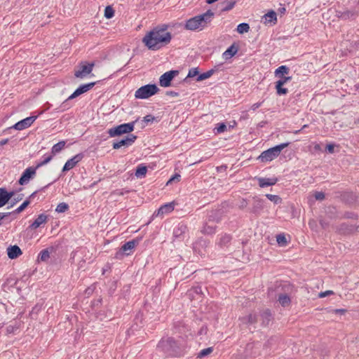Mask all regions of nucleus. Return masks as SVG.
<instances>
[{
  "mask_svg": "<svg viewBox=\"0 0 359 359\" xmlns=\"http://www.w3.org/2000/svg\"><path fill=\"white\" fill-rule=\"evenodd\" d=\"M172 39L167 27H156L147 33L142 39L144 45L151 50H157L168 45Z\"/></svg>",
  "mask_w": 359,
  "mask_h": 359,
  "instance_id": "f257e3e1",
  "label": "nucleus"
},
{
  "mask_svg": "<svg viewBox=\"0 0 359 359\" xmlns=\"http://www.w3.org/2000/svg\"><path fill=\"white\" fill-rule=\"evenodd\" d=\"M214 13L208 10L205 13L191 18L186 21L184 28L190 31H201L211 22Z\"/></svg>",
  "mask_w": 359,
  "mask_h": 359,
  "instance_id": "f03ea898",
  "label": "nucleus"
},
{
  "mask_svg": "<svg viewBox=\"0 0 359 359\" xmlns=\"http://www.w3.org/2000/svg\"><path fill=\"white\" fill-rule=\"evenodd\" d=\"M290 144V142L282 143L276 145L272 148H270L263 151L259 156V159L262 162H269L273 161L274 158L278 157L281 151L287 147Z\"/></svg>",
  "mask_w": 359,
  "mask_h": 359,
  "instance_id": "7ed1b4c3",
  "label": "nucleus"
},
{
  "mask_svg": "<svg viewBox=\"0 0 359 359\" xmlns=\"http://www.w3.org/2000/svg\"><path fill=\"white\" fill-rule=\"evenodd\" d=\"M158 90L156 84H147L138 88L135 93V97L137 99H147L155 95Z\"/></svg>",
  "mask_w": 359,
  "mask_h": 359,
  "instance_id": "20e7f679",
  "label": "nucleus"
},
{
  "mask_svg": "<svg viewBox=\"0 0 359 359\" xmlns=\"http://www.w3.org/2000/svg\"><path fill=\"white\" fill-rule=\"evenodd\" d=\"M135 127V123L130 122L127 123H123L116 127L109 129L108 134L110 137H116L123 134H128L133 131Z\"/></svg>",
  "mask_w": 359,
  "mask_h": 359,
  "instance_id": "39448f33",
  "label": "nucleus"
},
{
  "mask_svg": "<svg viewBox=\"0 0 359 359\" xmlns=\"http://www.w3.org/2000/svg\"><path fill=\"white\" fill-rule=\"evenodd\" d=\"M94 66H95L94 62H91V63L82 62L80 65L79 69L78 70L75 71L74 76L76 78L83 79L91 73Z\"/></svg>",
  "mask_w": 359,
  "mask_h": 359,
  "instance_id": "423d86ee",
  "label": "nucleus"
},
{
  "mask_svg": "<svg viewBox=\"0 0 359 359\" xmlns=\"http://www.w3.org/2000/svg\"><path fill=\"white\" fill-rule=\"evenodd\" d=\"M136 139H137L136 135H135L133 134H129L126 136V138H124L118 142H114L113 148L114 149H118L121 147H129L135 142Z\"/></svg>",
  "mask_w": 359,
  "mask_h": 359,
  "instance_id": "0eeeda50",
  "label": "nucleus"
},
{
  "mask_svg": "<svg viewBox=\"0 0 359 359\" xmlns=\"http://www.w3.org/2000/svg\"><path fill=\"white\" fill-rule=\"evenodd\" d=\"M178 74L177 71L172 70L162 74L159 79L160 86L162 87H168L170 86L171 81L175 75Z\"/></svg>",
  "mask_w": 359,
  "mask_h": 359,
  "instance_id": "6e6552de",
  "label": "nucleus"
},
{
  "mask_svg": "<svg viewBox=\"0 0 359 359\" xmlns=\"http://www.w3.org/2000/svg\"><path fill=\"white\" fill-rule=\"evenodd\" d=\"M36 167H29L22 173L19 180V184L21 185L25 184L29 182L36 174Z\"/></svg>",
  "mask_w": 359,
  "mask_h": 359,
  "instance_id": "1a4fd4ad",
  "label": "nucleus"
},
{
  "mask_svg": "<svg viewBox=\"0 0 359 359\" xmlns=\"http://www.w3.org/2000/svg\"><path fill=\"white\" fill-rule=\"evenodd\" d=\"M36 118H37V116H36L27 117V118L18 121V123H16L13 126V128H15V130H22L25 128H27L34 122V121L36 119Z\"/></svg>",
  "mask_w": 359,
  "mask_h": 359,
  "instance_id": "9d476101",
  "label": "nucleus"
},
{
  "mask_svg": "<svg viewBox=\"0 0 359 359\" xmlns=\"http://www.w3.org/2000/svg\"><path fill=\"white\" fill-rule=\"evenodd\" d=\"M83 158V155L82 154H78L73 156L72 158L69 159L63 166L62 172L68 171L74 168L76 164L82 160Z\"/></svg>",
  "mask_w": 359,
  "mask_h": 359,
  "instance_id": "9b49d317",
  "label": "nucleus"
},
{
  "mask_svg": "<svg viewBox=\"0 0 359 359\" xmlns=\"http://www.w3.org/2000/svg\"><path fill=\"white\" fill-rule=\"evenodd\" d=\"M95 82H92L86 84H83L80 86L69 97L68 100L74 99L80 95L90 90L95 85Z\"/></svg>",
  "mask_w": 359,
  "mask_h": 359,
  "instance_id": "f8f14e48",
  "label": "nucleus"
},
{
  "mask_svg": "<svg viewBox=\"0 0 359 359\" xmlns=\"http://www.w3.org/2000/svg\"><path fill=\"white\" fill-rule=\"evenodd\" d=\"M13 195V192H8L5 189L0 188V208L5 205Z\"/></svg>",
  "mask_w": 359,
  "mask_h": 359,
  "instance_id": "ddd939ff",
  "label": "nucleus"
},
{
  "mask_svg": "<svg viewBox=\"0 0 359 359\" xmlns=\"http://www.w3.org/2000/svg\"><path fill=\"white\" fill-rule=\"evenodd\" d=\"M48 222V216L43 213L40 214L37 218L30 224L29 229H36L41 225L45 224Z\"/></svg>",
  "mask_w": 359,
  "mask_h": 359,
  "instance_id": "4468645a",
  "label": "nucleus"
},
{
  "mask_svg": "<svg viewBox=\"0 0 359 359\" xmlns=\"http://www.w3.org/2000/svg\"><path fill=\"white\" fill-rule=\"evenodd\" d=\"M138 243L139 240L137 239L129 241L123 244V245L121 247V250L124 252L127 255H128Z\"/></svg>",
  "mask_w": 359,
  "mask_h": 359,
  "instance_id": "2eb2a0df",
  "label": "nucleus"
},
{
  "mask_svg": "<svg viewBox=\"0 0 359 359\" xmlns=\"http://www.w3.org/2000/svg\"><path fill=\"white\" fill-rule=\"evenodd\" d=\"M253 201L254 202L252 208V212L255 214H258L264 208V201L257 197H254Z\"/></svg>",
  "mask_w": 359,
  "mask_h": 359,
  "instance_id": "dca6fc26",
  "label": "nucleus"
},
{
  "mask_svg": "<svg viewBox=\"0 0 359 359\" xmlns=\"http://www.w3.org/2000/svg\"><path fill=\"white\" fill-rule=\"evenodd\" d=\"M7 254L8 257L13 259L22 255V250L18 245H13L8 248Z\"/></svg>",
  "mask_w": 359,
  "mask_h": 359,
  "instance_id": "f3484780",
  "label": "nucleus"
},
{
  "mask_svg": "<svg viewBox=\"0 0 359 359\" xmlns=\"http://www.w3.org/2000/svg\"><path fill=\"white\" fill-rule=\"evenodd\" d=\"M174 210V203H168L160 207L158 210L157 215H163L171 212Z\"/></svg>",
  "mask_w": 359,
  "mask_h": 359,
  "instance_id": "a211bd4d",
  "label": "nucleus"
},
{
  "mask_svg": "<svg viewBox=\"0 0 359 359\" xmlns=\"http://www.w3.org/2000/svg\"><path fill=\"white\" fill-rule=\"evenodd\" d=\"M259 185L260 187H266L274 185L277 182L276 178H259Z\"/></svg>",
  "mask_w": 359,
  "mask_h": 359,
  "instance_id": "6ab92c4d",
  "label": "nucleus"
},
{
  "mask_svg": "<svg viewBox=\"0 0 359 359\" xmlns=\"http://www.w3.org/2000/svg\"><path fill=\"white\" fill-rule=\"evenodd\" d=\"M239 320L243 324L252 325L257 322V316L255 314L250 313L245 317L240 318Z\"/></svg>",
  "mask_w": 359,
  "mask_h": 359,
  "instance_id": "aec40b11",
  "label": "nucleus"
},
{
  "mask_svg": "<svg viewBox=\"0 0 359 359\" xmlns=\"http://www.w3.org/2000/svg\"><path fill=\"white\" fill-rule=\"evenodd\" d=\"M264 18L265 20V23H275L277 20L276 13L275 11H271L264 15Z\"/></svg>",
  "mask_w": 359,
  "mask_h": 359,
  "instance_id": "412c9836",
  "label": "nucleus"
},
{
  "mask_svg": "<svg viewBox=\"0 0 359 359\" xmlns=\"http://www.w3.org/2000/svg\"><path fill=\"white\" fill-rule=\"evenodd\" d=\"M236 0H226V1H224L222 4V11H229L230 10H231L234 6L236 5Z\"/></svg>",
  "mask_w": 359,
  "mask_h": 359,
  "instance_id": "4be33fe9",
  "label": "nucleus"
},
{
  "mask_svg": "<svg viewBox=\"0 0 359 359\" xmlns=\"http://www.w3.org/2000/svg\"><path fill=\"white\" fill-rule=\"evenodd\" d=\"M290 72V69L285 65L280 66L275 70V76L279 77V76L287 75Z\"/></svg>",
  "mask_w": 359,
  "mask_h": 359,
  "instance_id": "5701e85b",
  "label": "nucleus"
},
{
  "mask_svg": "<svg viewBox=\"0 0 359 359\" xmlns=\"http://www.w3.org/2000/svg\"><path fill=\"white\" fill-rule=\"evenodd\" d=\"M65 146V141H60L57 142V144H54L52 147L51 152L53 155H55V154L59 153Z\"/></svg>",
  "mask_w": 359,
  "mask_h": 359,
  "instance_id": "b1692460",
  "label": "nucleus"
},
{
  "mask_svg": "<svg viewBox=\"0 0 359 359\" xmlns=\"http://www.w3.org/2000/svg\"><path fill=\"white\" fill-rule=\"evenodd\" d=\"M278 302L283 306H287L290 304V298L287 294H280L278 297Z\"/></svg>",
  "mask_w": 359,
  "mask_h": 359,
  "instance_id": "393cba45",
  "label": "nucleus"
},
{
  "mask_svg": "<svg viewBox=\"0 0 359 359\" xmlns=\"http://www.w3.org/2000/svg\"><path fill=\"white\" fill-rule=\"evenodd\" d=\"M237 53V48L234 46H231L224 53L223 56L225 58L233 57Z\"/></svg>",
  "mask_w": 359,
  "mask_h": 359,
  "instance_id": "a878e982",
  "label": "nucleus"
},
{
  "mask_svg": "<svg viewBox=\"0 0 359 359\" xmlns=\"http://www.w3.org/2000/svg\"><path fill=\"white\" fill-rule=\"evenodd\" d=\"M147 171V168L146 166L140 165L135 171V176L139 178L143 177L146 175Z\"/></svg>",
  "mask_w": 359,
  "mask_h": 359,
  "instance_id": "bb28decb",
  "label": "nucleus"
},
{
  "mask_svg": "<svg viewBox=\"0 0 359 359\" xmlns=\"http://www.w3.org/2000/svg\"><path fill=\"white\" fill-rule=\"evenodd\" d=\"M249 29H250L249 25L248 23H245V22L239 24L237 26V29H236L237 32L239 34L246 33L249 31Z\"/></svg>",
  "mask_w": 359,
  "mask_h": 359,
  "instance_id": "cd10ccee",
  "label": "nucleus"
},
{
  "mask_svg": "<svg viewBox=\"0 0 359 359\" xmlns=\"http://www.w3.org/2000/svg\"><path fill=\"white\" fill-rule=\"evenodd\" d=\"M213 72H214V71L212 69H211V70H209L203 74H198V77L196 78V81H201L205 80V79L210 78L212 75Z\"/></svg>",
  "mask_w": 359,
  "mask_h": 359,
  "instance_id": "c85d7f7f",
  "label": "nucleus"
},
{
  "mask_svg": "<svg viewBox=\"0 0 359 359\" xmlns=\"http://www.w3.org/2000/svg\"><path fill=\"white\" fill-rule=\"evenodd\" d=\"M69 209V205L66 203H60L56 207L55 211L58 213L66 212Z\"/></svg>",
  "mask_w": 359,
  "mask_h": 359,
  "instance_id": "c756f323",
  "label": "nucleus"
},
{
  "mask_svg": "<svg viewBox=\"0 0 359 359\" xmlns=\"http://www.w3.org/2000/svg\"><path fill=\"white\" fill-rule=\"evenodd\" d=\"M266 197L271 201L273 202L275 204H279L282 202L281 198L277 195L267 194Z\"/></svg>",
  "mask_w": 359,
  "mask_h": 359,
  "instance_id": "7c9ffc66",
  "label": "nucleus"
},
{
  "mask_svg": "<svg viewBox=\"0 0 359 359\" xmlns=\"http://www.w3.org/2000/svg\"><path fill=\"white\" fill-rule=\"evenodd\" d=\"M202 232L205 234H212L215 232V226L206 224L202 229Z\"/></svg>",
  "mask_w": 359,
  "mask_h": 359,
  "instance_id": "2f4dec72",
  "label": "nucleus"
},
{
  "mask_svg": "<svg viewBox=\"0 0 359 359\" xmlns=\"http://www.w3.org/2000/svg\"><path fill=\"white\" fill-rule=\"evenodd\" d=\"M226 130V125L224 123H218L215 128L214 132L215 134H219L224 132Z\"/></svg>",
  "mask_w": 359,
  "mask_h": 359,
  "instance_id": "473e14b6",
  "label": "nucleus"
},
{
  "mask_svg": "<svg viewBox=\"0 0 359 359\" xmlns=\"http://www.w3.org/2000/svg\"><path fill=\"white\" fill-rule=\"evenodd\" d=\"M53 156V155L44 156L43 160L36 164V168L38 169L39 168L49 163L52 160Z\"/></svg>",
  "mask_w": 359,
  "mask_h": 359,
  "instance_id": "72a5a7b5",
  "label": "nucleus"
},
{
  "mask_svg": "<svg viewBox=\"0 0 359 359\" xmlns=\"http://www.w3.org/2000/svg\"><path fill=\"white\" fill-rule=\"evenodd\" d=\"M50 257V254L48 250H43L39 255L38 259L41 261L45 262Z\"/></svg>",
  "mask_w": 359,
  "mask_h": 359,
  "instance_id": "f704fd0d",
  "label": "nucleus"
},
{
  "mask_svg": "<svg viewBox=\"0 0 359 359\" xmlns=\"http://www.w3.org/2000/svg\"><path fill=\"white\" fill-rule=\"evenodd\" d=\"M276 93L278 95H286L288 93V90L286 88H283V86L276 84Z\"/></svg>",
  "mask_w": 359,
  "mask_h": 359,
  "instance_id": "c9c22d12",
  "label": "nucleus"
},
{
  "mask_svg": "<svg viewBox=\"0 0 359 359\" xmlns=\"http://www.w3.org/2000/svg\"><path fill=\"white\" fill-rule=\"evenodd\" d=\"M276 241L280 246H285L287 244V240L283 234H278L276 236Z\"/></svg>",
  "mask_w": 359,
  "mask_h": 359,
  "instance_id": "e433bc0d",
  "label": "nucleus"
},
{
  "mask_svg": "<svg viewBox=\"0 0 359 359\" xmlns=\"http://www.w3.org/2000/svg\"><path fill=\"white\" fill-rule=\"evenodd\" d=\"M213 351V348L212 347H208L207 348H204L203 350H201L198 354V358H203V357H205L209 354H210Z\"/></svg>",
  "mask_w": 359,
  "mask_h": 359,
  "instance_id": "4c0bfd02",
  "label": "nucleus"
},
{
  "mask_svg": "<svg viewBox=\"0 0 359 359\" xmlns=\"http://www.w3.org/2000/svg\"><path fill=\"white\" fill-rule=\"evenodd\" d=\"M280 79L276 82V84H279L280 86H284L287 81H290L292 79L291 76H279Z\"/></svg>",
  "mask_w": 359,
  "mask_h": 359,
  "instance_id": "58836bf2",
  "label": "nucleus"
},
{
  "mask_svg": "<svg viewBox=\"0 0 359 359\" xmlns=\"http://www.w3.org/2000/svg\"><path fill=\"white\" fill-rule=\"evenodd\" d=\"M114 15V9L108 6L105 8V10H104V16L107 18V19H109V18H111Z\"/></svg>",
  "mask_w": 359,
  "mask_h": 359,
  "instance_id": "ea45409f",
  "label": "nucleus"
},
{
  "mask_svg": "<svg viewBox=\"0 0 359 359\" xmlns=\"http://www.w3.org/2000/svg\"><path fill=\"white\" fill-rule=\"evenodd\" d=\"M30 203L29 199L25 200L15 210V212L20 213L23 211Z\"/></svg>",
  "mask_w": 359,
  "mask_h": 359,
  "instance_id": "a19ab883",
  "label": "nucleus"
},
{
  "mask_svg": "<svg viewBox=\"0 0 359 359\" xmlns=\"http://www.w3.org/2000/svg\"><path fill=\"white\" fill-rule=\"evenodd\" d=\"M262 317L263 318V323L267 325L270 320V311L269 310L264 311L263 313L262 314Z\"/></svg>",
  "mask_w": 359,
  "mask_h": 359,
  "instance_id": "79ce46f5",
  "label": "nucleus"
},
{
  "mask_svg": "<svg viewBox=\"0 0 359 359\" xmlns=\"http://www.w3.org/2000/svg\"><path fill=\"white\" fill-rule=\"evenodd\" d=\"M198 68H191L189 69L187 77L193 78L196 76H198Z\"/></svg>",
  "mask_w": 359,
  "mask_h": 359,
  "instance_id": "37998d69",
  "label": "nucleus"
},
{
  "mask_svg": "<svg viewBox=\"0 0 359 359\" xmlns=\"http://www.w3.org/2000/svg\"><path fill=\"white\" fill-rule=\"evenodd\" d=\"M314 197L317 201H322L325 198V194L322 191H316L314 194Z\"/></svg>",
  "mask_w": 359,
  "mask_h": 359,
  "instance_id": "c03bdc74",
  "label": "nucleus"
},
{
  "mask_svg": "<svg viewBox=\"0 0 359 359\" xmlns=\"http://www.w3.org/2000/svg\"><path fill=\"white\" fill-rule=\"evenodd\" d=\"M334 292L332 290H327V291H325V292H321L318 294V297L319 298H324L328 295H330V294H332Z\"/></svg>",
  "mask_w": 359,
  "mask_h": 359,
  "instance_id": "a18cd8bd",
  "label": "nucleus"
},
{
  "mask_svg": "<svg viewBox=\"0 0 359 359\" xmlns=\"http://www.w3.org/2000/svg\"><path fill=\"white\" fill-rule=\"evenodd\" d=\"M326 149L330 154L334 153V145L333 144H329L326 146Z\"/></svg>",
  "mask_w": 359,
  "mask_h": 359,
  "instance_id": "49530a36",
  "label": "nucleus"
},
{
  "mask_svg": "<svg viewBox=\"0 0 359 359\" xmlns=\"http://www.w3.org/2000/svg\"><path fill=\"white\" fill-rule=\"evenodd\" d=\"M230 240H231L230 236L226 235L221 238V243L223 244H226L230 241Z\"/></svg>",
  "mask_w": 359,
  "mask_h": 359,
  "instance_id": "de8ad7c7",
  "label": "nucleus"
},
{
  "mask_svg": "<svg viewBox=\"0 0 359 359\" xmlns=\"http://www.w3.org/2000/svg\"><path fill=\"white\" fill-rule=\"evenodd\" d=\"M166 95L171 96V97H177L179 96V93L175 91L170 90L166 92Z\"/></svg>",
  "mask_w": 359,
  "mask_h": 359,
  "instance_id": "09e8293b",
  "label": "nucleus"
},
{
  "mask_svg": "<svg viewBox=\"0 0 359 359\" xmlns=\"http://www.w3.org/2000/svg\"><path fill=\"white\" fill-rule=\"evenodd\" d=\"M154 119V117L152 115H147L144 117V121L147 123L153 121Z\"/></svg>",
  "mask_w": 359,
  "mask_h": 359,
  "instance_id": "8fccbe9b",
  "label": "nucleus"
},
{
  "mask_svg": "<svg viewBox=\"0 0 359 359\" xmlns=\"http://www.w3.org/2000/svg\"><path fill=\"white\" fill-rule=\"evenodd\" d=\"M262 102L255 103L251 106L250 109L252 111H255L257 109H258L262 105Z\"/></svg>",
  "mask_w": 359,
  "mask_h": 359,
  "instance_id": "3c124183",
  "label": "nucleus"
},
{
  "mask_svg": "<svg viewBox=\"0 0 359 359\" xmlns=\"http://www.w3.org/2000/svg\"><path fill=\"white\" fill-rule=\"evenodd\" d=\"M128 191H126L125 193H128ZM113 194L117 195V196H122L124 194V191L121 189H117L113 192Z\"/></svg>",
  "mask_w": 359,
  "mask_h": 359,
  "instance_id": "603ef678",
  "label": "nucleus"
},
{
  "mask_svg": "<svg viewBox=\"0 0 359 359\" xmlns=\"http://www.w3.org/2000/svg\"><path fill=\"white\" fill-rule=\"evenodd\" d=\"M247 205H248V203H247L246 200H245V199H243H243L241 201V203H240L239 207H240L241 208H245Z\"/></svg>",
  "mask_w": 359,
  "mask_h": 359,
  "instance_id": "864d4df0",
  "label": "nucleus"
},
{
  "mask_svg": "<svg viewBox=\"0 0 359 359\" xmlns=\"http://www.w3.org/2000/svg\"><path fill=\"white\" fill-rule=\"evenodd\" d=\"M180 175H175V176L172 177L170 180L168 182V184L171 182L172 181H174L175 180H180Z\"/></svg>",
  "mask_w": 359,
  "mask_h": 359,
  "instance_id": "5fc2aeb1",
  "label": "nucleus"
},
{
  "mask_svg": "<svg viewBox=\"0 0 359 359\" xmlns=\"http://www.w3.org/2000/svg\"><path fill=\"white\" fill-rule=\"evenodd\" d=\"M333 311L334 313H340V314H344L346 313L345 309H334Z\"/></svg>",
  "mask_w": 359,
  "mask_h": 359,
  "instance_id": "6e6d98bb",
  "label": "nucleus"
},
{
  "mask_svg": "<svg viewBox=\"0 0 359 359\" xmlns=\"http://www.w3.org/2000/svg\"><path fill=\"white\" fill-rule=\"evenodd\" d=\"M8 142V139H4L0 141V146H4Z\"/></svg>",
  "mask_w": 359,
  "mask_h": 359,
  "instance_id": "4d7b16f0",
  "label": "nucleus"
},
{
  "mask_svg": "<svg viewBox=\"0 0 359 359\" xmlns=\"http://www.w3.org/2000/svg\"><path fill=\"white\" fill-rule=\"evenodd\" d=\"M171 341H172V339H168V340H167V341H164V340L161 341V343H160V344H161V346H163V347H164V346H165V342H171Z\"/></svg>",
  "mask_w": 359,
  "mask_h": 359,
  "instance_id": "13d9d810",
  "label": "nucleus"
},
{
  "mask_svg": "<svg viewBox=\"0 0 359 359\" xmlns=\"http://www.w3.org/2000/svg\"><path fill=\"white\" fill-rule=\"evenodd\" d=\"M13 199H14V201H16V202H17V201H20V200H21V199H22V194H19V195H18V196H17V197H15V198H14Z\"/></svg>",
  "mask_w": 359,
  "mask_h": 359,
  "instance_id": "bf43d9fd",
  "label": "nucleus"
},
{
  "mask_svg": "<svg viewBox=\"0 0 359 359\" xmlns=\"http://www.w3.org/2000/svg\"><path fill=\"white\" fill-rule=\"evenodd\" d=\"M315 150H320V146L318 144H315L314 146Z\"/></svg>",
  "mask_w": 359,
  "mask_h": 359,
  "instance_id": "052dcab7",
  "label": "nucleus"
},
{
  "mask_svg": "<svg viewBox=\"0 0 359 359\" xmlns=\"http://www.w3.org/2000/svg\"><path fill=\"white\" fill-rule=\"evenodd\" d=\"M302 130H301V129H300V130H295V131L294 132V134H298V133H299Z\"/></svg>",
  "mask_w": 359,
  "mask_h": 359,
  "instance_id": "680f3d73",
  "label": "nucleus"
},
{
  "mask_svg": "<svg viewBox=\"0 0 359 359\" xmlns=\"http://www.w3.org/2000/svg\"><path fill=\"white\" fill-rule=\"evenodd\" d=\"M307 127H308V125H306H306H304V126H302V128H301V130H304V128H306Z\"/></svg>",
  "mask_w": 359,
  "mask_h": 359,
  "instance_id": "e2e57ef3",
  "label": "nucleus"
},
{
  "mask_svg": "<svg viewBox=\"0 0 359 359\" xmlns=\"http://www.w3.org/2000/svg\"><path fill=\"white\" fill-rule=\"evenodd\" d=\"M34 194H35V192H34V193H32V194H31V195L29 196V198H32Z\"/></svg>",
  "mask_w": 359,
  "mask_h": 359,
  "instance_id": "0e129e2a",
  "label": "nucleus"
}]
</instances>
